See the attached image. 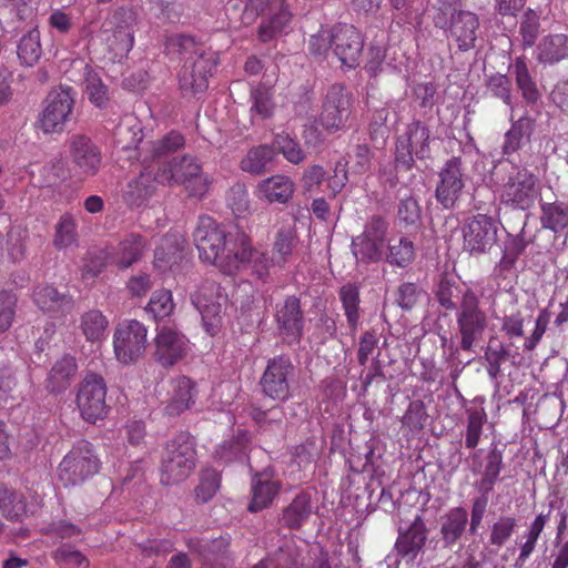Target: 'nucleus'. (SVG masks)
<instances>
[{
    "mask_svg": "<svg viewBox=\"0 0 568 568\" xmlns=\"http://www.w3.org/2000/svg\"><path fill=\"white\" fill-rule=\"evenodd\" d=\"M200 258L233 274L245 267L253 256L250 239L244 233H226L210 216H201L193 233Z\"/></svg>",
    "mask_w": 568,
    "mask_h": 568,
    "instance_id": "obj_1",
    "label": "nucleus"
},
{
    "mask_svg": "<svg viewBox=\"0 0 568 568\" xmlns=\"http://www.w3.org/2000/svg\"><path fill=\"white\" fill-rule=\"evenodd\" d=\"M165 48L170 53L187 57L179 78L185 92H203L209 85V77L215 67L212 54H205L194 39L184 34H173L166 39Z\"/></svg>",
    "mask_w": 568,
    "mask_h": 568,
    "instance_id": "obj_2",
    "label": "nucleus"
},
{
    "mask_svg": "<svg viewBox=\"0 0 568 568\" xmlns=\"http://www.w3.org/2000/svg\"><path fill=\"white\" fill-rule=\"evenodd\" d=\"M364 47L361 32L353 26L338 24L332 29H322L311 37L310 51L318 58H326L328 52L341 62L342 67L353 69L358 65Z\"/></svg>",
    "mask_w": 568,
    "mask_h": 568,
    "instance_id": "obj_3",
    "label": "nucleus"
},
{
    "mask_svg": "<svg viewBox=\"0 0 568 568\" xmlns=\"http://www.w3.org/2000/svg\"><path fill=\"white\" fill-rule=\"evenodd\" d=\"M504 172L505 176L497 182V193L503 203L518 210L530 209L540 190L538 179L529 170L504 162L500 164L496 176Z\"/></svg>",
    "mask_w": 568,
    "mask_h": 568,
    "instance_id": "obj_4",
    "label": "nucleus"
},
{
    "mask_svg": "<svg viewBox=\"0 0 568 568\" xmlns=\"http://www.w3.org/2000/svg\"><path fill=\"white\" fill-rule=\"evenodd\" d=\"M156 180L161 185L181 184L189 196L202 199L209 192L211 180L192 156L174 158L159 168Z\"/></svg>",
    "mask_w": 568,
    "mask_h": 568,
    "instance_id": "obj_5",
    "label": "nucleus"
},
{
    "mask_svg": "<svg viewBox=\"0 0 568 568\" xmlns=\"http://www.w3.org/2000/svg\"><path fill=\"white\" fill-rule=\"evenodd\" d=\"M194 467V442L189 434H179L164 448L161 463V483L163 485L178 484L185 479Z\"/></svg>",
    "mask_w": 568,
    "mask_h": 568,
    "instance_id": "obj_6",
    "label": "nucleus"
},
{
    "mask_svg": "<svg viewBox=\"0 0 568 568\" xmlns=\"http://www.w3.org/2000/svg\"><path fill=\"white\" fill-rule=\"evenodd\" d=\"M100 469V459L92 444L80 440L67 453L58 466V479L64 487H75L93 477Z\"/></svg>",
    "mask_w": 568,
    "mask_h": 568,
    "instance_id": "obj_7",
    "label": "nucleus"
},
{
    "mask_svg": "<svg viewBox=\"0 0 568 568\" xmlns=\"http://www.w3.org/2000/svg\"><path fill=\"white\" fill-rule=\"evenodd\" d=\"M244 2L243 22L251 23L261 13L268 12L270 17L262 21L258 28V39L262 42L271 41L285 32L291 21V14L283 4V0H241Z\"/></svg>",
    "mask_w": 568,
    "mask_h": 568,
    "instance_id": "obj_8",
    "label": "nucleus"
},
{
    "mask_svg": "<svg viewBox=\"0 0 568 568\" xmlns=\"http://www.w3.org/2000/svg\"><path fill=\"white\" fill-rule=\"evenodd\" d=\"M108 387L102 376L91 373L85 375L77 388L75 406L81 418L90 424H95L106 417Z\"/></svg>",
    "mask_w": 568,
    "mask_h": 568,
    "instance_id": "obj_9",
    "label": "nucleus"
},
{
    "mask_svg": "<svg viewBox=\"0 0 568 568\" xmlns=\"http://www.w3.org/2000/svg\"><path fill=\"white\" fill-rule=\"evenodd\" d=\"M148 346V328L139 321L120 323L113 334V352L116 361L123 365L136 363Z\"/></svg>",
    "mask_w": 568,
    "mask_h": 568,
    "instance_id": "obj_10",
    "label": "nucleus"
},
{
    "mask_svg": "<svg viewBox=\"0 0 568 568\" xmlns=\"http://www.w3.org/2000/svg\"><path fill=\"white\" fill-rule=\"evenodd\" d=\"M387 222L379 217H372L362 234L352 240V253L358 264L377 263L384 260L387 244Z\"/></svg>",
    "mask_w": 568,
    "mask_h": 568,
    "instance_id": "obj_11",
    "label": "nucleus"
},
{
    "mask_svg": "<svg viewBox=\"0 0 568 568\" xmlns=\"http://www.w3.org/2000/svg\"><path fill=\"white\" fill-rule=\"evenodd\" d=\"M74 105L72 90L67 87L53 89L37 120V128L44 134L61 133L70 120Z\"/></svg>",
    "mask_w": 568,
    "mask_h": 568,
    "instance_id": "obj_12",
    "label": "nucleus"
},
{
    "mask_svg": "<svg viewBox=\"0 0 568 568\" xmlns=\"http://www.w3.org/2000/svg\"><path fill=\"white\" fill-rule=\"evenodd\" d=\"M478 304L477 295L470 288H465L457 315V324L462 335L460 346L465 351L473 347L474 342L481 336L487 326V316Z\"/></svg>",
    "mask_w": 568,
    "mask_h": 568,
    "instance_id": "obj_13",
    "label": "nucleus"
},
{
    "mask_svg": "<svg viewBox=\"0 0 568 568\" xmlns=\"http://www.w3.org/2000/svg\"><path fill=\"white\" fill-rule=\"evenodd\" d=\"M351 113L352 93L341 83L331 85L320 116L322 126L328 131H338L345 128Z\"/></svg>",
    "mask_w": 568,
    "mask_h": 568,
    "instance_id": "obj_14",
    "label": "nucleus"
},
{
    "mask_svg": "<svg viewBox=\"0 0 568 568\" xmlns=\"http://www.w3.org/2000/svg\"><path fill=\"white\" fill-rule=\"evenodd\" d=\"M429 129L419 121L412 122L397 139L395 159L397 163L410 168L414 156L426 159L430 154Z\"/></svg>",
    "mask_w": 568,
    "mask_h": 568,
    "instance_id": "obj_15",
    "label": "nucleus"
},
{
    "mask_svg": "<svg viewBox=\"0 0 568 568\" xmlns=\"http://www.w3.org/2000/svg\"><path fill=\"white\" fill-rule=\"evenodd\" d=\"M226 302V295L221 286L214 282L203 284L193 295L192 303L202 315L205 331L215 335L221 322L222 306Z\"/></svg>",
    "mask_w": 568,
    "mask_h": 568,
    "instance_id": "obj_16",
    "label": "nucleus"
},
{
    "mask_svg": "<svg viewBox=\"0 0 568 568\" xmlns=\"http://www.w3.org/2000/svg\"><path fill=\"white\" fill-rule=\"evenodd\" d=\"M496 234L494 220L486 214H477L463 226V247L470 254H483L495 243Z\"/></svg>",
    "mask_w": 568,
    "mask_h": 568,
    "instance_id": "obj_17",
    "label": "nucleus"
},
{
    "mask_svg": "<svg viewBox=\"0 0 568 568\" xmlns=\"http://www.w3.org/2000/svg\"><path fill=\"white\" fill-rule=\"evenodd\" d=\"M293 372L294 366L288 357L277 356L270 359L261 379L264 394L272 399H287L290 397L288 379Z\"/></svg>",
    "mask_w": 568,
    "mask_h": 568,
    "instance_id": "obj_18",
    "label": "nucleus"
},
{
    "mask_svg": "<svg viewBox=\"0 0 568 568\" xmlns=\"http://www.w3.org/2000/svg\"><path fill=\"white\" fill-rule=\"evenodd\" d=\"M296 243V233L294 226L290 223L282 226L275 236L273 245V255L268 257L261 254L252 262L253 272L263 278L268 274L270 268L274 266H283L291 256Z\"/></svg>",
    "mask_w": 568,
    "mask_h": 568,
    "instance_id": "obj_19",
    "label": "nucleus"
},
{
    "mask_svg": "<svg viewBox=\"0 0 568 568\" xmlns=\"http://www.w3.org/2000/svg\"><path fill=\"white\" fill-rule=\"evenodd\" d=\"M72 171L81 179L93 176L101 165V153L97 145L84 135H74L69 141Z\"/></svg>",
    "mask_w": 568,
    "mask_h": 568,
    "instance_id": "obj_20",
    "label": "nucleus"
},
{
    "mask_svg": "<svg viewBox=\"0 0 568 568\" xmlns=\"http://www.w3.org/2000/svg\"><path fill=\"white\" fill-rule=\"evenodd\" d=\"M154 358L162 366L171 367L181 361L189 351L187 338L179 331L162 326L154 338Z\"/></svg>",
    "mask_w": 568,
    "mask_h": 568,
    "instance_id": "obj_21",
    "label": "nucleus"
},
{
    "mask_svg": "<svg viewBox=\"0 0 568 568\" xmlns=\"http://www.w3.org/2000/svg\"><path fill=\"white\" fill-rule=\"evenodd\" d=\"M465 186L462 161L458 158L448 160L439 172L436 186V199L446 209L452 207Z\"/></svg>",
    "mask_w": 568,
    "mask_h": 568,
    "instance_id": "obj_22",
    "label": "nucleus"
},
{
    "mask_svg": "<svg viewBox=\"0 0 568 568\" xmlns=\"http://www.w3.org/2000/svg\"><path fill=\"white\" fill-rule=\"evenodd\" d=\"M197 386L187 376H179L171 381L169 397L164 407L169 416H178L190 409L195 404Z\"/></svg>",
    "mask_w": 568,
    "mask_h": 568,
    "instance_id": "obj_23",
    "label": "nucleus"
},
{
    "mask_svg": "<svg viewBox=\"0 0 568 568\" xmlns=\"http://www.w3.org/2000/svg\"><path fill=\"white\" fill-rule=\"evenodd\" d=\"M479 19L469 11H459L452 16L449 37L457 43L460 51H468L475 47L478 37Z\"/></svg>",
    "mask_w": 568,
    "mask_h": 568,
    "instance_id": "obj_24",
    "label": "nucleus"
},
{
    "mask_svg": "<svg viewBox=\"0 0 568 568\" xmlns=\"http://www.w3.org/2000/svg\"><path fill=\"white\" fill-rule=\"evenodd\" d=\"M32 300L40 311L54 318L65 316L73 306L72 298L59 293L52 285L34 287Z\"/></svg>",
    "mask_w": 568,
    "mask_h": 568,
    "instance_id": "obj_25",
    "label": "nucleus"
},
{
    "mask_svg": "<svg viewBox=\"0 0 568 568\" xmlns=\"http://www.w3.org/2000/svg\"><path fill=\"white\" fill-rule=\"evenodd\" d=\"M275 318L284 336L292 338V341H298L303 331V316L298 298L288 296L282 303H278Z\"/></svg>",
    "mask_w": 568,
    "mask_h": 568,
    "instance_id": "obj_26",
    "label": "nucleus"
},
{
    "mask_svg": "<svg viewBox=\"0 0 568 568\" xmlns=\"http://www.w3.org/2000/svg\"><path fill=\"white\" fill-rule=\"evenodd\" d=\"M403 527H399V531ZM426 541L425 525L417 511L413 516V523L405 532H400L395 544L397 554L407 562L413 561L422 550Z\"/></svg>",
    "mask_w": 568,
    "mask_h": 568,
    "instance_id": "obj_27",
    "label": "nucleus"
},
{
    "mask_svg": "<svg viewBox=\"0 0 568 568\" xmlns=\"http://www.w3.org/2000/svg\"><path fill=\"white\" fill-rule=\"evenodd\" d=\"M185 240L178 232L162 237L154 252V266L159 271H171L183 258Z\"/></svg>",
    "mask_w": 568,
    "mask_h": 568,
    "instance_id": "obj_28",
    "label": "nucleus"
},
{
    "mask_svg": "<svg viewBox=\"0 0 568 568\" xmlns=\"http://www.w3.org/2000/svg\"><path fill=\"white\" fill-rule=\"evenodd\" d=\"M536 60L544 65H554L568 59V36L565 33H548L535 48Z\"/></svg>",
    "mask_w": 568,
    "mask_h": 568,
    "instance_id": "obj_29",
    "label": "nucleus"
},
{
    "mask_svg": "<svg viewBox=\"0 0 568 568\" xmlns=\"http://www.w3.org/2000/svg\"><path fill=\"white\" fill-rule=\"evenodd\" d=\"M294 182L286 175L276 174L261 181L255 191L257 199L268 203H286L294 194Z\"/></svg>",
    "mask_w": 568,
    "mask_h": 568,
    "instance_id": "obj_30",
    "label": "nucleus"
},
{
    "mask_svg": "<svg viewBox=\"0 0 568 568\" xmlns=\"http://www.w3.org/2000/svg\"><path fill=\"white\" fill-rule=\"evenodd\" d=\"M148 243L140 234L131 233L123 237L111 253V262L120 268H129L144 254Z\"/></svg>",
    "mask_w": 568,
    "mask_h": 568,
    "instance_id": "obj_31",
    "label": "nucleus"
},
{
    "mask_svg": "<svg viewBox=\"0 0 568 568\" xmlns=\"http://www.w3.org/2000/svg\"><path fill=\"white\" fill-rule=\"evenodd\" d=\"M158 185L161 183L156 180V174L153 175L151 171L145 170L139 178L128 183L123 199L129 205L140 206L153 195Z\"/></svg>",
    "mask_w": 568,
    "mask_h": 568,
    "instance_id": "obj_32",
    "label": "nucleus"
},
{
    "mask_svg": "<svg viewBox=\"0 0 568 568\" xmlns=\"http://www.w3.org/2000/svg\"><path fill=\"white\" fill-rule=\"evenodd\" d=\"M77 371L78 365L75 358L70 355H63L54 363L48 375V389L52 393L65 390L73 381Z\"/></svg>",
    "mask_w": 568,
    "mask_h": 568,
    "instance_id": "obj_33",
    "label": "nucleus"
},
{
    "mask_svg": "<svg viewBox=\"0 0 568 568\" xmlns=\"http://www.w3.org/2000/svg\"><path fill=\"white\" fill-rule=\"evenodd\" d=\"M540 223L544 229L555 234L568 233V205L562 202L542 203Z\"/></svg>",
    "mask_w": 568,
    "mask_h": 568,
    "instance_id": "obj_34",
    "label": "nucleus"
},
{
    "mask_svg": "<svg viewBox=\"0 0 568 568\" xmlns=\"http://www.w3.org/2000/svg\"><path fill=\"white\" fill-rule=\"evenodd\" d=\"M415 258L414 243L405 236L388 237L384 260L390 265L406 267Z\"/></svg>",
    "mask_w": 568,
    "mask_h": 568,
    "instance_id": "obj_35",
    "label": "nucleus"
},
{
    "mask_svg": "<svg viewBox=\"0 0 568 568\" xmlns=\"http://www.w3.org/2000/svg\"><path fill=\"white\" fill-rule=\"evenodd\" d=\"M487 422V414L483 403H475L467 409V429L465 436V446L475 448L480 440L483 426Z\"/></svg>",
    "mask_w": 568,
    "mask_h": 568,
    "instance_id": "obj_36",
    "label": "nucleus"
},
{
    "mask_svg": "<svg viewBox=\"0 0 568 568\" xmlns=\"http://www.w3.org/2000/svg\"><path fill=\"white\" fill-rule=\"evenodd\" d=\"M251 116L261 120L268 119L273 115L275 104L273 102V93L270 87L260 84L251 90Z\"/></svg>",
    "mask_w": 568,
    "mask_h": 568,
    "instance_id": "obj_37",
    "label": "nucleus"
},
{
    "mask_svg": "<svg viewBox=\"0 0 568 568\" xmlns=\"http://www.w3.org/2000/svg\"><path fill=\"white\" fill-rule=\"evenodd\" d=\"M17 54L21 63L27 67H32L39 61L42 54V49L40 43V32L37 28L30 30L20 39L17 48Z\"/></svg>",
    "mask_w": 568,
    "mask_h": 568,
    "instance_id": "obj_38",
    "label": "nucleus"
},
{
    "mask_svg": "<svg viewBox=\"0 0 568 568\" xmlns=\"http://www.w3.org/2000/svg\"><path fill=\"white\" fill-rule=\"evenodd\" d=\"M109 322L98 310H92L81 316L80 328L89 342H99L105 337Z\"/></svg>",
    "mask_w": 568,
    "mask_h": 568,
    "instance_id": "obj_39",
    "label": "nucleus"
},
{
    "mask_svg": "<svg viewBox=\"0 0 568 568\" xmlns=\"http://www.w3.org/2000/svg\"><path fill=\"white\" fill-rule=\"evenodd\" d=\"M272 146L260 145L251 149L241 161V169L252 174L262 173L274 159Z\"/></svg>",
    "mask_w": 568,
    "mask_h": 568,
    "instance_id": "obj_40",
    "label": "nucleus"
},
{
    "mask_svg": "<svg viewBox=\"0 0 568 568\" xmlns=\"http://www.w3.org/2000/svg\"><path fill=\"white\" fill-rule=\"evenodd\" d=\"M84 91L95 106L104 108L109 101L108 87L102 82L99 74L87 67L84 71Z\"/></svg>",
    "mask_w": 568,
    "mask_h": 568,
    "instance_id": "obj_41",
    "label": "nucleus"
},
{
    "mask_svg": "<svg viewBox=\"0 0 568 568\" xmlns=\"http://www.w3.org/2000/svg\"><path fill=\"white\" fill-rule=\"evenodd\" d=\"M468 521L467 511L463 508H455L446 516L442 526L443 538L446 544H454L465 530Z\"/></svg>",
    "mask_w": 568,
    "mask_h": 568,
    "instance_id": "obj_42",
    "label": "nucleus"
},
{
    "mask_svg": "<svg viewBox=\"0 0 568 568\" xmlns=\"http://www.w3.org/2000/svg\"><path fill=\"white\" fill-rule=\"evenodd\" d=\"M513 70L517 85L521 91L524 99L528 102L537 101L539 93L529 74L526 59L517 58L513 65Z\"/></svg>",
    "mask_w": 568,
    "mask_h": 568,
    "instance_id": "obj_43",
    "label": "nucleus"
},
{
    "mask_svg": "<svg viewBox=\"0 0 568 568\" xmlns=\"http://www.w3.org/2000/svg\"><path fill=\"white\" fill-rule=\"evenodd\" d=\"M173 310V297L169 290L155 291L145 307V311L156 321L169 317Z\"/></svg>",
    "mask_w": 568,
    "mask_h": 568,
    "instance_id": "obj_44",
    "label": "nucleus"
},
{
    "mask_svg": "<svg viewBox=\"0 0 568 568\" xmlns=\"http://www.w3.org/2000/svg\"><path fill=\"white\" fill-rule=\"evenodd\" d=\"M77 223L71 214H63L55 225L53 244L57 248H68L77 243Z\"/></svg>",
    "mask_w": 568,
    "mask_h": 568,
    "instance_id": "obj_45",
    "label": "nucleus"
},
{
    "mask_svg": "<svg viewBox=\"0 0 568 568\" xmlns=\"http://www.w3.org/2000/svg\"><path fill=\"white\" fill-rule=\"evenodd\" d=\"M134 44L133 32L128 27H118L112 37L108 38V47L115 58L122 59L128 55Z\"/></svg>",
    "mask_w": 568,
    "mask_h": 568,
    "instance_id": "obj_46",
    "label": "nucleus"
},
{
    "mask_svg": "<svg viewBox=\"0 0 568 568\" xmlns=\"http://www.w3.org/2000/svg\"><path fill=\"white\" fill-rule=\"evenodd\" d=\"M248 442V434L240 432L237 440L224 443L215 452V458L222 463H230L232 460L243 458L246 454V443Z\"/></svg>",
    "mask_w": 568,
    "mask_h": 568,
    "instance_id": "obj_47",
    "label": "nucleus"
},
{
    "mask_svg": "<svg viewBox=\"0 0 568 568\" xmlns=\"http://www.w3.org/2000/svg\"><path fill=\"white\" fill-rule=\"evenodd\" d=\"M530 240L526 239L525 234H520L509 239L505 244L504 255L500 260V266L505 270L511 268L519 256L528 246Z\"/></svg>",
    "mask_w": 568,
    "mask_h": 568,
    "instance_id": "obj_48",
    "label": "nucleus"
},
{
    "mask_svg": "<svg viewBox=\"0 0 568 568\" xmlns=\"http://www.w3.org/2000/svg\"><path fill=\"white\" fill-rule=\"evenodd\" d=\"M548 515H538L530 524L527 534L525 535V542L520 547L519 560L525 562L532 554L536 542L545 528Z\"/></svg>",
    "mask_w": 568,
    "mask_h": 568,
    "instance_id": "obj_49",
    "label": "nucleus"
},
{
    "mask_svg": "<svg viewBox=\"0 0 568 568\" xmlns=\"http://www.w3.org/2000/svg\"><path fill=\"white\" fill-rule=\"evenodd\" d=\"M253 497H275L281 493V485L273 474L264 471L252 480Z\"/></svg>",
    "mask_w": 568,
    "mask_h": 568,
    "instance_id": "obj_50",
    "label": "nucleus"
},
{
    "mask_svg": "<svg viewBox=\"0 0 568 568\" xmlns=\"http://www.w3.org/2000/svg\"><path fill=\"white\" fill-rule=\"evenodd\" d=\"M18 297L17 295L7 290L0 291V333L7 332L16 315Z\"/></svg>",
    "mask_w": 568,
    "mask_h": 568,
    "instance_id": "obj_51",
    "label": "nucleus"
},
{
    "mask_svg": "<svg viewBox=\"0 0 568 568\" xmlns=\"http://www.w3.org/2000/svg\"><path fill=\"white\" fill-rule=\"evenodd\" d=\"M274 148L293 164H298L305 159L304 152L298 143L288 134H277L274 139Z\"/></svg>",
    "mask_w": 568,
    "mask_h": 568,
    "instance_id": "obj_52",
    "label": "nucleus"
},
{
    "mask_svg": "<svg viewBox=\"0 0 568 568\" xmlns=\"http://www.w3.org/2000/svg\"><path fill=\"white\" fill-rule=\"evenodd\" d=\"M341 300L345 310V315L352 327L358 323V291L355 286L346 285L341 288Z\"/></svg>",
    "mask_w": 568,
    "mask_h": 568,
    "instance_id": "obj_53",
    "label": "nucleus"
},
{
    "mask_svg": "<svg viewBox=\"0 0 568 568\" xmlns=\"http://www.w3.org/2000/svg\"><path fill=\"white\" fill-rule=\"evenodd\" d=\"M539 28L540 22L538 13L532 10L526 11L521 18L519 27V34L525 47H531L535 43Z\"/></svg>",
    "mask_w": 568,
    "mask_h": 568,
    "instance_id": "obj_54",
    "label": "nucleus"
},
{
    "mask_svg": "<svg viewBox=\"0 0 568 568\" xmlns=\"http://www.w3.org/2000/svg\"><path fill=\"white\" fill-rule=\"evenodd\" d=\"M53 559L61 565H68L77 568H89L88 558L81 551L71 546L63 545L59 547L53 554Z\"/></svg>",
    "mask_w": 568,
    "mask_h": 568,
    "instance_id": "obj_55",
    "label": "nucleus"
},
{
    "mask_svg": "<svg viewBox=\"0 0 568 568\" xmlns=\"http://www.w3.org/2000/svg\"><path fill=\"white\" fill-rule=\"evenodd\" d=\"M237 385L232 382H222L213 388L212 406L215 409L223 410L230 406L237 395Z\"/></svg>",
    "mask_w": 568,
    "mask_h": 568,
    "instance_id": "obj_56",
    "label": "nucleus"
},
{
    "mask_svg": "<svg viewBox=\"0 0 568 568\" xmlns=\"http://www.w3.org/2000/svg\"><path fill=\"white\" fill-rule=\"evenodd\" d=\"M27 237L28 231L20 226H12L8 232V253L13 262L23 258Z\"/></svg>",
    "mask_w": 568,
    "mask_h": 568,
    "instance_id": "obj_57",
    "label": "nucleus"
},
{
    "mask_svg": "<svg viewBox=\"0 0 568 568\" xmlns=\"http://www.w3.org/2000/svg\"><path fill=\"white\" fill-rule=\"evenodd\" d=\"M227 204L236 216H242L248 211V193L243 184H235L230 189Z\"/></svg>",
    "mask_w": 568,
    "mask_h": 568,
    "instance_id": "obj_58",
    "label": "nucleus"
},
{
    "mask_svg": "<svg viewBox=\"0 0 568 568\" xmlns=\"http://www.w3.org/2000/svg\"><path fill=\"white\" fill-rule=\"evenodd\" d=\"M463 291L458 285L452 283L449 280H442L439 282L436 295L439 304L446 310H455L456 308V298L462 294Z\"/></svg>",
    "mask_w": 568,
    "mask_h": 568,
    "instance_id": "obj_59",
    "label": "nucleus"
},
{
    "mask_svg": "<svg viewBox=\"0 0 568 568\" xmlns=\"http://www.w3.org/2000/svg\"><path fill=\"white\" fill-rule=\"evenodd\" d=\"M221 486L220 474L214 469L202 471L200 483L195 488L196 497H213Z\"/></svg>",
    "mask_w": 568,
    "mask_h": 568,
    "instance_id": "obj_60",
    "label": "nucleus"
},
{
    "mask_svg": "<svg viewBox=\"0 0 568 568\" xmlns=\"http://www.w3.org/2000/svg\"><path fill=\"white\" fill-rule=\"evenodd\" d=\"M528 130L529 120L527 118H520L516 123H514L505 136V152L510 153L516 151L519 148L524 135L528 134Z\"/></svg>",
    "mask_w": 568,
    "mask_h": 568,
    "instance_id": "obj_61",
    "label": "nucleus"
},
{
    "mask_svg": "<svg viewBox=\"0 0 568 568\" xmlns=\"http://www.w3.org/2000/svg\"><path fill=\"white\" fill-rule=\"evenodd\" d=\"M426 417L427 415L423 403L412 402L403 416L402 423L410 430H419L424 427Z\"/></svg>",
    "mask_w": 568,
    "mask_h": 568,
    "instance_id": "obj_62",
    "label": "nucleus"
},
{
    "mask_svg": "<svg viewBox=\"0 0 568 568\" xmlns=\"http://www.w3.org/2000/svg\"><path fill=\"white\" fill-rule=\"evenodd\" d=\"M516 521L511 517L500 518L491 529L490 542L496 546H501L511 536Z\"/></svg>",
    "mask_w": 568,
    "mask_h": 568,
    "instance_id": "obj_63",
    "label": "nucleus"
},
{
    "mask_svg": "<svg viewBox=\"0 0 568 568\" xmlns=\"http://www.w3.org/2000/svg\"><path fill=\"white\" fill-rule=\"evenodd\" d=\"M398 216L406 224H415L420 217V206L417 200L413 196L400 199Z\"/></svg>",
    "mask_w": 568,
    "mask_h": 568,
    "instance_id": "obj_64",
    "label": "nucleus"
}]
</instances>
